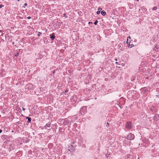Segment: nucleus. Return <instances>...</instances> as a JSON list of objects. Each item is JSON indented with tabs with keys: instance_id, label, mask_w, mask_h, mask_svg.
<instances>
[{
	"instance_id": "1",
	"label": "nucleus",
	"mask_w": 159,
	"mask_h": 159,
	"mask_svg": "<svg viewBox=\"0 0 159 159\" xmlns=\"http://www.w3.org/2000/svg\"><path fill=\"white\" fill-rule=\"evenodd\" d=\"M134 138V136L132 133H129L128 135L127 139L130 140L133 139Z\"/></svg>"
},
{
	"instance_id": "2",
	"label": "nucleus",
	"mask_w": 159,
	"mask_h": 159,
	"mask_svg": "<svg viewBox=\"0 0 159 159\" xmlns=\"http://www.w3.org/2000/svg\"><path fill=\"white\" fill-rule=\"evenodd\" d=\"M133 126V124L130 122H128L126 124V128L128 129H131Z\"/></svg>"
},
{
	"instance_id": "3",
	"label": "nucleus",
	"mask_w": 159,
	"mask_h": 159,
	"mask_svg": "<svg viewBox=\"0 0 159 159\" xmlns=\"http://www.w3.org/2000/svg\"><path fill=\"white\" fill-rule=\"evenodd\" d=\"M26 87L28 89H30L33 88V86L31 84H29L26 85Z\"/></svg>"
},
{
	"instance_id": "4",
	"label": "nucleus",
	"mask_w": 159,
	"mask_h": 159,
	"mask_svg": "<svg viewBox=\"0 0 159 159\" xmlns=\"http://www.w3.org/2000/svg\"><path fill=\"white\" fill-rule=\"evenodd\" d=\"M73 148V146L72 145H71L70 147H69V148L67 149V150H68V152L69 151L70 152H73L74 151L73 149L72 148Z\"/></svg>"
},
{
	"instance_id": "5",
	"label": "nucleus",
	"mask_w": 159,
	"mask_h": 159,
	"mask_svg": "<svg viewBox=\"0 0 159 159\" xmlns=\"http://www.w3.org/2000/svg\"><path fill=\"white\" fill-rule=\"evenodd\" d=\"M50 38L51 39H52V40H53L54 39V38H55V34L54 33L52 34V35H50Z\"/></svg>"
},
{
	"instance_id": "6",
	"label": "nucleus",
	"mask_w": 159,
	"mask_h": 159,
	"mask_svg": "<svg viewBox=\"0 0 159 159\" xmlns=\"http://www.w3.org/2000/svg\"><path fill=\"white\" fill-rule=\"evenodd\" d=\"M51 123L50 122L48 123H47L46 125L45 126V127H46V128H47V127H50V125H51Z\"/></svg>"
},
{
	"instance_id": "7",
	"label": "nucleus",
	"mask_w": 159,
	"mask_h": 159,
	"mask_svg": "<svg viewBox=\"0 0 159 159\" xmlns=\"http://www.w3.org/2000/svg\"><path fill=\"white\" fill-rule=\"evenodd\" d=\"M101 13L102 15L104 16L106 15V12L104 11L103 10L101 11Z\"/></svg>"
},
{
	"instance_id": "8",
	"label": "nucleus",
	"mask_w": 159,
	"mask_h": 159,
	"mask_svg": "<svg viewBox=\"0 0 159 159\" xmlns=\"http://www.w3.org/2000/svg\"><path fill=\"white\" fill-rule=\"evenodd\" d=\"M26 118L28 119V122H30L31 121V118L29 117H26Z\"/></svg>"
},
{
	"instance_id": "9",
	"label": "nucleus",
	"mask_w": 159,
	"mask_h": 159,
	"mask_svg": "<svg viewBox=\"0 0 159 159\" xmlns=\"http://www.w3.org/2000/svg\"><path fill=\"white\" fill-rule=\"evenodd\" d=\"M130 40L127 39V43L128 44H129V43L130 42Z\"/></svg>"
},
{
	"instance_id": "10",
	"label": "nucleus",
	"mask_w": 159,
	"mask_h": 159,
	"mask_svg": "<svg viewBox=\"0 0 159 159\" xmlns=\"http://www.w3.org/2000/svg\"><path fill=\"white\" fill-rule=\"evenodd\" d=\"M134 45H133V44H130L129 43V47L131 48V47H132L134 46Z\"/></svg>"
},
{
	"instance_id": "11",
	"label": "nucleus",
	"mask_w": 159,
	"mask_h": 159,
	"mask_svg": "<svg viewBox=\"0 0 159 159\" xmlns=\"http://www.w3.org/2000/svg\"><path fill=\"white\" fill-rule=\"evenodd\" d=\"M157 7H153V9H152V10H157Z\"/></svg>"
},
{
	"instance_id": "12",
	"label": "nucleus",
	"mask_w": 159,
	"mask_h": 159,
	"mask_svg": "<svg viewBox=\"0 0 159 159\" xmlns=\"http://www.w3.org/2000/svg\"><path fill=\"white\" fill-rule=\"evenodd\" d=\"M98 21L97 20H96L94 22V24L95 25H96L98 23Z\"/></svg>"
},
{
	"instance_id": "13",
	"label": "nucleus",
	"mask_w": 159,
	"mask_h": 159,
	"mask_svg": "<svg viewBox=\"0 0 159 159\" xmlns=\"http://www.w3.org/2000/svg\"><path fill=\"white\" fill-rule=\"evenodd\" d=\"M100 13V11H98L97 12V14H99Z\"/></svg>"
},
{
	"instance_id": "14",
	"label": "nucleus",
	"mask_w": 159,
	"mask_h": 159,
	"mask_svg": "<svg viewBox=\"0 0 159 159\" xmlns=\"http://www.w3.org/2000/svg\"><path fill=\"white\" fill-rule=\"evenodd\" d=\"M127 39H129L130 40L131 38H130V36H128L127 37Z\"/></svg>"
},
{
	"instance_id": "15",
	"label": "nucleus",
	"mask_w": 159,
	"mask_h": 159,
	"mask_svg": "<svg viewBox=\"0 0 159 159\" xmlns=\"http://www.w3.org/2000/svg\"><path fill=\"white\" fill-rule=\"evenodd\" d=\"M19 54V52H17V53L15 55V56H17Z\"/></svg>"
},
{
	"instance_id": "16",
	"label": "nucleus",
	"mask_w": 159,
	"mask_h": 159,
	"mask_svg": "<svg viewBox=\"0 0 159 159\" xmlns=\"http://www.w3.org/2000/svg\"><path fill=\"white\" fill-rule=\"evenodd\" d=\"M3 6L2 5H0V8H1L2 7H3Z\"/></svg>"
},
{
	"instance_id": "17",
	"label": "nucleus",
	"mask_w": 159,
	"mask_h": 159,
	"mask_svg": "<svg viewBox=\"0 0 159 159\" xmlns=\"http://www.w3.org/2000/svg\"><path fill=\"white\" fill-rule=\"evenodd\" d=\"M41 34V33H40V32H39L38 33V35L39 36H40V34Z\"/></svg>"
},
{
	"instance_id": "18",
	"label": "nucleus",
	"mask_w": 159,
	"mask_h": 159,
	"mask_svg": "<svg viewBox=\"0 0 159 159\" xmlns=\"http://www.w3.org/2000/svg\"><path fill=\"white\" fill-rule=\"evenodd\" d=\"M85 109V107H84L82 108L81 109L82 110H84Z\"/></svg>"
},
{
	"instance_id": "19",
	"label": "nucleus",
	"mask_w": 159,
	"mask_h": 159,
	"mask_svg": "<svg viewBox=\"0 0 159 159\" xmlns=\"http://www.w3.org/2000/svg\"><path fill=\"white\" fill-rule=\"evenodd\" d=\"M98 10H102V8H101L99 7V8L98 9Z\"/></svg>"
},
{
	"instance_id": "20",
	"label": "nucleus",
	"mask_w": 159,
	"mask_h": 159,
	"mask_svg": "<svg viewBox=\"0 0 159 159\" xmlns=\"http://www.w3.org/2000/svg\"><path fill=\"white\" fill-rule=\"evenodd\" d=\"M27 18L29 19L31 18V17L30 16H28L27 17Z\"/></svg>"
},
{
	"instance_id": "21",
	"label": "nucleus",
	"mask_w": 159,
	"mask_h": 159,
	"mask_svg": "<svg viewBox=\"0 0 159 159\" xmlns=\"http://www.w3.org/2000/svg\"><path fill=\"white\" fill-rule=\"evenodd\" d=\"M22 110L23 111H25V108L22 107Z\"/></svg>"
},
{
	"instance_id": "22",
	"label": "nucleus",
	"mask_w": 159,
	"mask_h": 159,
	"mask_svg": "<svg viewBox=\"0 0 159 159\" xmlns=\"http://www.w3.org/2000/svg\"><path fill=\"white\" fill-rule=\"evenodd\" d=\"M68 91V90H66L65 91V93H66V92H67Z\"/></svg>"
},
{
	"instance_id": "23",
	"label": "nucleus",
	"mask_w": 159,
	"mask_h": 159,
	"mask_svg": "<svg viewBox=\"0 0 159 159\" xmlns=\"http://www.w3.org/2000/svg\"><path fill=\"white\" fill-rule=\"evenodd\" d=\"M24 5L25 6H26L27 5V3H25L24 4Z\"/></svg>"
},
{
	"instance_id": "24",
	"label": "nucleus",
	"mask_w": 159,
	"mask_h": 159,
	"mask_svg": "<svg viewBox=\"0 0 159 159\" xmlns=\"http://www.w3.org/2000/svg\"><path fill=\"white\" fill-rule=\"evenodd\" d=\"M2 132V130L1 129H0V133H1Z\"/></svg>"
},
{
	"instance_id": "25",
	"label": "nucleus",
	"mask_w": 159,
	"mask_h": 159,
	"mask_svg": "<svg viewBox=\"0 0 159 159\" xmlns=\"http://www.w3.org/2000/svg\"><path fill=\"white\" fill-rule=\"evenodd\" d=\"M156 96L158 97L159 98V95H157Z\"/></svg>"
},
{
	"instance_id": "26",
	"label": "nucleus",
	"mask_w": 159,
	"mask_h": 159,
	"mask_svg": "<svg viewBox=\"0 0 159 159\" xmlns=\"http://www.w3.org/2000/svg\"><path fill=\"white\" fill-rule=\"evenodd\" d=\"M90 23H92V22H89V24Z\"/></svg>"
},
{
	"instance_id": "27",
	"label": "nucleus",
	"mask_w": 159,
	"mask_h": 159,
	"mask_svg": "<svg viewBox=\"0 0 159 159\" xmlns=\"http://www.w3.org/2000/svg\"><path fill=\"white\" fill-rule=\"evenodd\" d=\"M107 125H109V123H108V122H107Z\"/></svg>"
},
{
	"instance_id": "28",
	"label": "nucleus",
	"mask_w": 159,
	"mask_h": 159,
	"mask_svg": "<svg viewBox=\"0 0 159 159\" xmlns=\"http://www.w3.org/2000/svg\"><path fill=\"white\" fill-rule=\"evenodd\" d=\"M116 63H117V62H116Z\"/></svg>"
},
{
	"instance_id": "29",
	"label": "nucleus",
	"mask_w": 159,
	"mask_h": 159,
	"mask_svg": "<svg viewBox=\"0 0 159 159\" xmlns=\"http://www.w3.org/2000/svg\"><path fill=\"white\" fill-rule=\"evenodd\" d=\"M1 32V30H0V32Z\"/></svg>"
},
{
	"instance_id": "30",
	"label": "nucleus",
	"mask_w": 159,
	"mask_h": 159,
	"mask_svg": "<svg viewBox=\"0 0 159 159\" xmlns=\"http://www.w3.org/2000/svg\"><path fill=\"white\" fill-rule=\"evenodd\" d=\"M137 1H138L139 0H137Z\"/></svg>"
},
{
	"instance_id": "31",
	"label": "nucleus",
	"mask_w": 159,
	"mask_h": 159,
	"mask_svg": "<svg viewBox=\"0 0 159 159\" xmlns=\"http://www.w3.org/2000/svg\"><path fill=\"white\" fill-rule=\"evenodd\" d=\"M18 2H19V0H18Z\"/></svg>"
}]
</instances>
